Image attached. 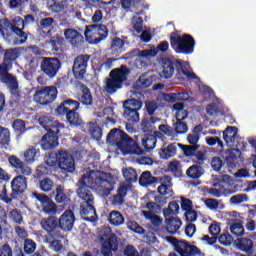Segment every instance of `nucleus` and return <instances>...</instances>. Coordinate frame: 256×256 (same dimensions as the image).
I'll list each match as a JSON object with an SVG mask.
<instances>
[{"instance_id":"obj_1","label":"nucleus","mask_w":256,"mask_h":256,"mask_svg":"<svg viewBox=\"0 0 256 256\" xmlns=\"http://www.w3.org/2000/svg\"><path fill=\"white\" fill-rule=\"evenodd\" d=\"M106 141L109 145H112V147H117L119 151L128 155H143V153L153 151L157 146V137L153 134H148L142 138L143 150L142 147L129 136V134L118 128L110 130Z\"/></svg>"},{"instance_id":"obj_2","label":"nucleus","mask_w":256,"mask_h":256,"mask_svg":"<svg viewBox=\"0 0 256 256\" xmlns=\"http://www.w3.org/2000/svg\"><path fill=\"white\" fill-rule=\"evenodd\" d=\"M102 183H107V180L97 175H83L78 181L79 188L77 189L78 197L81 199L80 215H97L95 209V197L91 189H95Z\"/></svg>"},{"instance_id":"obj_3","label":"nucleus","mask_w":256,"mask_h":256,"mask_svg":"<svg viewBox=\"0 0 256 256\" xmlns=\"http://www.w3.org/2000/svg\"><path fill=\"white\" fill-rule=\"evenodd\" d=\"M25 29V20L21 16H16L12 21L7 19L0 21V35L12 45H23L27 43V33Z\"/></svg>"},{"instance_id":"obj_4","label":"nucleus","mask_w":256,"mask_h":256,"mask_svg":"<svg viewBox=\"0 0 256 256\" xmlns=\"http://www.w3.org/2000/svg\"><path fill=\"white\" fill-rule=\"evenodd\" d=\"M21 51H23V48L15 47L4 49L3 52L4 56L2 63L0 64V81L7 85L11 91H17V89H19L17 77L13 76L9 71L13 69V63H15V60L21 57Z\"/></svg>"},{"instance_id":"obj_5","label":"nucleus","mask_w":256,"mask_h":256,"mask_svg":"<svg viewBox=\"0 0 256 256\" xmlns=\"http://www.w3.org/2000/svg\"><path fill=\"white\" fill-rule=\"evenodd\" d=\"M129 75H131V69L127 65H121L119 68L112 69L109 73V78L106 79V93L113 95L119 89H123V83L127 81Z\"/></svg>"},{"instance_id":"obj_6","label":"nucleus","mask_w":256,"mask_h":256,"mask_svg":"<svg viewBox=\"0 0 256 256\" xmlns=\"http://www.w3.org/2000/svg\"><path fill=\"white\" fill-rule=\"evenodd\" d=\"M170 45L179 55H193L195 53V38L191 34L179 35L177 32H172L170 35Z\"/></svg>"},{"instance_id":"obj_7","label":"nucleus","mask_w":256,"mask_h":256,"mask_svg":"<svg viewBox=\"0 0 256 256\" xmlns=\"http://www.w3.org/2000/svg\"><path fill=\"white\" fill-rule=\"evenodd\" d=\"M166 241L174 247V251L180 256H205L199 247L190 244L186 240H179L173 236H166Z\"/></svg>"},{"instance_id":"obj_8","label":"nucleus","mask_w":256,"mask_h":256,"mask_svg":"<svg viewBox=\"0 0 256 256\" xmlns=\"http://www.w3.org/2000/svg\"><path fill=\"white\" fill-rule=\"evenodd\" d=\"M100 243L103 256H113V251H118L119 249L117 234L112 233L111 228H105L100 232Z\"/></svg>"},{"instance_id":"obj_9","label":"nucleus","mask_w":256,"mask_h":256,"mask_svg":"<svg viewBox=\"0 0 256 256\" xmlns=\"http://www.w3.org/2000/svg\"><path fill=\"white\" fill-rule=\"evenodd\" d=\"M123 117L129 123H139L141 111L143 107V102L139 99H128L123 102Z\"/></svg>"},{"instance_id":"obj_10","label":"nucleus","mask_w":256,"mask_h":256,"mask_svg":"<svg viewBox=\"0 0 256 256\" xmlns=\"http://www.w3.org/2000/svg\"><path fill=\"white\" fill-rule=\"evenodd\" d=\"M84 35L90 43L97 45L101 41H105L109 36V29L103 24H92L86 26Z\"/></svg>"},{"instance_id":"obj_11","label":"nucleus","mask_w":256,"mask_h":256,"mask_svg":"<svg viewBox=\"0 0 256 256\" xmlns=\"http://www.w3.org/2000/svg\"><path fill=\"white\" fill-rule=\"evenodd\" d=\"M41 228L48 233L52 239H65V234L61 232L59 226V218L57 216H49L40 220Z\"/></svg>"},{"instance_id":"obj_12","label":"nucleus","mask_w":256,"mask_h":256,"mask_svg":"<svg viewBox=\"0 0 256 256\" xmlns=\"http://www.w3.org/2000/svg\"><path fill=\"white\" fill-rule=\"evenodd\" d=\"M59 91L56 86H43L34 94V101L40 105H51L57 99Z\"/></svg>"},{"instance_id":"obj_13","label":"nucleus","mask_w":256,"mask_h":256,"mask_svg":"<svg viewBox=\"0 0 256 256\" xmlns=\"http://www.w3.org/2000/svg\"><path fill=\"white\" fill-rule=\"evenodd\" d=\"M58 169H60V173L63 175H67L68 173H75V158L71 153L67 151H58L56 153Z\"/></svg>"},{"instance_id":"obj_14","label":"nucleus","mask_w":256,"mask_h":256,"mask_svg":"<svg viewBox=\"0 0 256 256\" xmlns=\"http://www.w3.org/2000/svg\"><path fill=\"white\" fill-rule=\"evenodd\" d=\"M62 67L61 59L53 57H44L40 64V69L49 79H55Z\"/></svg>"},{"instance_id":"obj_15","label":"nucleus","mask_w":256,"mask_h":256,"mask_svg":"<svg viewBox=\"0 0 256 256\" xmlns=\"http://www.w3.org/2000/svg\"><path fill=\"white\" fill-rule=\"evenodd\" d=\"M38 121L41 127L47 131L46 134L57 137V139H59V137H63L62 131L65 129V124L52 120L47 116H41Z\"/></svg>"},{"instance_id":"obj_16","label":"nucleus","mask_w":256,"mask_h":256,"mask_svg":"<svg viewBox=\"0 0 256 256\" xmlns=\"http://www.w3.org/2000/svg\"><path fill=\"white\" fill-rule=\"evenodd\" d=\"M179 67H181V60L171 57H164L161 59V71L160 77L162 79H171L177 73Z\"/></svg>"},{"instance_id":"obj_17","label":"nucleus","mask_w":256,"mask_h":256,"mask_svg":"<svg viewBox=\"0 0 256 256\" xmlns=\"http://www.w3.org/2000/svg\"><path fill=\"white\" fill-rule=\"evenodd\" d=\"M89 59H91V55L89 54H81L74 59L72 66L74 78L78 80L85 78V73H87V67L89 66Z\"/></svg>"},{"instance_id":"obj_18","label":"nucleus","mask_w":256,"mask_h":256,"mask_svg":"<svg viewBox=\"0 0 256 256\" xmlns=\"http://www.w3.org/2000/svg\"><path fill=\"white\" fill-rule=\"evenodd\" d=\"M28 180L26 176H15L11 181V197L12 199H23L25 191H27Z\"/></svg>"},{"instance_id":"obj_19","label":"nucleus","mask_w":256,"mask_h":256,"mask_svg":"<svg viewBox=\"0 0 256 256\" xmlns=\"http://www.w3.org/2000/svg\"><path fill=\"white\" fill-rule=\"evenodd\" d=\"M76 220L77 218H75V212H73V210H65L58 218V225L61 233H69V231H73Z\"/></svg>"},{"instance_id":"obj_20","label":"nucleus","mask_w":256,"mask_h":256,"mask_svg":"<svg viewBox=\"0 0 256 256\" xmlns=\"http://www.w3.org/2000/svg\"><path fill=\"white\" fill-rule=\"evenodd\" d=\"M79 107H81V103L79 101L68 98L59 104L55 109V114L57 117H65V113L78 111Z\"/></svg>"},{"instance_id":"obj_21","label":"nucleus","mask_w":256,"mask_h":256,"mask_svg":"<svg viewBox=\"0 0 256 256\" xmlns=\"http://www.w3.org/2000/svg\"><path fill=\"white\" fill-rule=\"evenodd\" d=\"M64 37L72 47H81L85 43V38L79 33V31L73 28H67L64 30Z\"/></svg>"},{"instance_id":"obj_22","label":"nucleus","mask_w":256,"mask_h":256,"mask_svg":"<svg viewBox=\"0 0 256 256\" xmlns=\"http://www.w3.org/2000/svg\"><path fill=\"white\" fill-rule=\"evenodd\" d=\"M71 195H73V191L68 190V192L65 193V187L61 185H57L55 191L51 193V197H54L56 203H64V205L71 204Z\"/></svg>"},{"instance_id":"obj_23","label":"nucleus","mask_w":256,"mask_h":256,"mask_svg":"<svg viewBox=\"0 0 256 256\" xmlns=\"http://www.w3.org/2000/svg\"><path fill=\"white\" fill-rule=\"evenodd\" d=\"M142 215L147 219V221H150L154 231H156L157 234L163 235V218L160 216L156 215L155 212L151 211H142Z\"/></svg>"},{"instance_id":"obj_24","label":"nucleus","mask_w":256,"mask_h":256,"mask_svg":"<svg viewBox=\"0 0 256 256\" xmlns=\"http://www.w3.org/2000/svg\"><path fill=\"white\" fill-rule=\"evenodd\" d=\"M234 245L238 251H242V253H246L247 255H253L255 245L253 244V240H251V238H237L234 241Z\"/></svg>"},{"instance_id":"obj_25","label":"nucleus","mask_w":256,"mask_h":256,"mask_svg":"<svg viewBox=\"0 0 256 256\" xmlns=\"http://www.w3.org/2000/svg\"><path fill=\"white\" fill-rule=\"evenodd\" d=\"M165 223L166 226L163 227L162 235H165V233L175 235V233L181 229V225H183V222L179 218L173 216L165 218Z\"/></svg>"},{"instance_id":"obj_26","label":"nucleus","mask_w":256,"mask_h":256,"mask_svg":"<svg viewBox=\"0 0 256 256\" xmlns=\"http://www.w3.org/2000/svg\"><path fill=\"white\" fill-rule=\"evenodd\" d=\"M239 139V128L237 126H228L223 131V140L227 147H235V141Z\"/></svg>"},{"instance_id":"obj_27","label":"nucleus","mask_w":256,"mask_h":256,"mask_svg":"<svg viewBox=\"0 0 256 256\" xmlns=\"http://www.w3.org/2000/svg\"><path fill=\"white\" fill-rule=\"evenodd\" d=\"M177 147H179V143L173 142L170 143L167 147L158 149V155L160 159L167 161L172 157H175V155H177Z\"/></svg>"},{"instance_id":"obj_28","label":"nucleus","mask_w":256,"mask_h":256,"mask_svg":"<svg viewBox=\"0 0 256 256\" xmlns=\"http://www.w3.org/2000/svg\"><path fill=\"white\" fill-rule=\"evenodd\" d=\"M40 145L43 151H50L59 145V138L51 134H45L40 140Z\"/></svg>"},{"instance_id":"obj_29","label":"nucleus","mask_w":256,"mask_h":256,"mask_svg":"<svg viewBox=\"0 0 256 256\" xmlns=\"http://www.w3.org/2000/svg\"><path fill=\"white\" fill-rule=\"evenodd\" d=\"M141 187H151V185H159V177L153 176L151 171H144L139 178Z\"/></svg>"},{"instance_id":"obj_30","label":"nucleus","mask_w":256,"mask_h":256,"mask_svg":"<svg viewBox=\"0 0 256 256\" xmlns=\"http://www.w3.org/2000/svg\"><path fill=\"white\" fill-rule=\"evenodd\" d=\"M173 179L171 176L164 175L162 177L158 178V184L161 183V185L158 187V193L160 195H169V189L173 187V183L171 182Z\"/></svg>"},{"instance_id":"obj_31","label":"nucleus","mask_w":256,"mask_h":256,"mask_svg":"<svg viewBox=\"0 0 256 256\" xmlns=\"http://www.w3.org/2000/svg\"><path fill=\"white\" fill-rule=\"evenodd\" d=\"M108 221L110 225H113L114 227H121L125 223V217L121 212L117 210H112L109 213Z\"/></svg>"},{"instance_id":"obj_32","label":"nucleus","mask_w":256,"mask_h":256,"mask_svg":"<svg viewBox=\"0 0 256 256\" xmlns=\"http://www.w3.org/2000/svg\"><path fill=\"white\" fill-rule=\"evenodd\" d=\"M176 78L179 79V81H185V79H199V76L193 72L185 70V68H183V60H181L180 66H178V70L176 72Z\"/></svg>"},{"instance_id":"obj_33","label":"nucleus","mask_w":256,"mask_h":256,"mask_svg":"<svg viewBox=\"0 0 256 256\" xmlns=\"http://www.w3.org/2000/svg\"><path fill=\"white\" fill-rule=\"evenodd\" d=\"M11 143V132L9 128L0 126V147L2 149H9V144Z\"/></svg>"},{"instance_id":"obj_34","label":"nucleus","mask_w":256,"mask_h":256,"mask_svg":"<svg viewBox=\"0 0 256 256\" xmlns=\"http://www.w3.org/2000/svg\"><path fill=\"white\" fill-rule=\"evenodd\" d=\"M48 9L52 13H63L67 9V0H50Z\"/></svg>"},{"instance_id":"obj_35","label":"nucleus","mask_w":256,"mask_h":256,"mask_svg":"<svg viewBox=\"0 0 256 256\" xmlns=\"http://www.w3.org/2000/svg\"><path fill=\"white\" fill-rule=\"evenodd\" d=\"M125 197H127V186L121 185L118 187L117 194L113 195V205H123L125 203Z\"/></svg>"},{"instance_id":"obj_36","label":"nucleus","mask_w":256,"mask_h":256,"mask_svg":"<svg viewBox=\"0 0 256 256\" xmlns=\"http://www.w3.org/2000/svg\"><path fill=\"white\" fill-rule=\"evenodd\" d=\"M42 212L44 215H50V217H55V215H59V210L57 209V204L53 202V200H48L42 206Z\"/></svg>"},{"instance_id":"obj_37","label":"nucleus","mask_w":256,"mask_h":256,"mask_svg":"<svg viewBox=\"0 0 256 256\" xmlns=\"http://www.w3.org/2000/svg\"><path fill=\"white\" fill-rule=\"evenodd\" d=\"M64 117H66L67 123H69V125H73L74 127H79V125H82L83 123V119H81V115H79L77 111L66 112Z\"/></svg>"},{"instance_id":"obj_38","label":"nucleus","mask_w":256,"mask_h":256,"mask_svg":"<svg viewBox=\"0 0 256 256\" xmlns=\"http://www.w3.org/2000/svg\"><path fill=\"white\" fill-rule=\"evenodd\" d=\"M86 127L92 139H95L96 141H101V137H103V130L97 124L93 122H88L86 124Z\"/></svg>"},{"instance_id":"obj_39","label":"nucleus","mask_w":256,"mask_h":256,"mask_svg":"<svg viewBox=\"0 0 256 256\" xmlns=\"http://www.w3.org/2000/svg\"><path fill=\"white\" fill-rule=\"evenodd\" d=\"M203 173H205V170L201 165L197 164L190 166L186 171V175L190 179H199L203 175Z\"/></svg>"},{"instance_id":"obj_40","label":"nucleus","mask_w":256,"mask_h":256,"mask_svg":"<svg viewBox=\"0 0 256 256\" xmlns=\"http://www.w3.org/2000/svg\"><path fill=\"white\" fill-rule=\"evenodd\" d=\"M159 121V118L150 116L149 118H144L141 122V129L143 133H153V125Z\"/></svg>"},{"instance_id":"obj_41","label":"nucleus","mask_w":256,"mask_h":256,"mask_svg":"<svg viewBox=\"0 0 256 256\" xmlns=\"http://www.w3.org/2000/svg\"><path fill=\"white\" fill-rule=\"evenodd\" d=\"M37 153H39V150L37 151V148L33 146L26 149L23 153L25 163H27V165L35 163V161L37 160Z\"/></svg>"},{"instance_id":"obj_42","label":"nucleus","mask_w":256,"mask_h":256,"mask_svg":"<svg viewBox=\"0 0 256 256\" xmlns=\"http://www.w3.org/2000/svg\"><path fill=\"white\" fill-rule=\"evenodd\" d=\"M125 41L119 37H115L112 41H111V51L113 53V55H117L119 53H123L125 51Z\"/></svg>"},{"instance_id":"obj_43","label":"nucleus","mask_w":256,"mask_h":256,"mask_svg":"<svg viewBox=\"0 0 256 256\" xmlns=\"http://www.w3.org/2000/svg\"><path fill=\"white\" fill-rule=\"evenodd\" d=\"M179 209V203H177V201L170 202L168 207L163 210L164 219L177 215L179 213Z\"/></svg>"},{"instance_id":"obj_44","label":"nucleus","mask_w":256,"mask_h":256,"mask_svg":"<svg viewBox=\"0 0 256 256\" xmlns=\"http://www.w3.org/2000/svg\"><path fill=\"white\" fill-rule=\"evenodd\" d=\"M55 188V182L51 178H44L39 181V189L43 193H51Z\"/></svg>"},{"instance_id":"obj_45","label":"nucleus","mask_w":256,"mask_h":256,"mask_svg":"<svg viewBox=\"0 0 256 256\" xmlns=\"http://www.w3.org/2000/svg\"><path fill=\"white\" fill-rule=\"evenodd\" d=\"M80 103L82 105H86V107H89V105H93V95H91V90L89 87L85 86L82 90V95L79 99Z\"/></svg>"},{"instance_id":"obj_46","label":"nucleus","mask_w":256,"mask_h":256,"mask_svg":"<svg viewBox=\"0 0 256 256\" xmlns=\"http://www.w3.org/2000/svg\"><path fill=\"white\" fill-rule=\"evenodd\" d=\"M123 177L126 179L127 183H135L139 176L137 175V170L130 168H125L123 171Z\"/></svg>"},{"instance_id":"obj_47","label":"nucleus","mask_w":256,"mask_h":256,"mask_svg":"<svg viewBox=\"0 0 256 256\" xmlns=\"http://www.w3.org/2000/svg\"><path fill=\"white\" fill-rule=\"evenodd\" d=\"M178 147L180 149H182L185 157H193V155H195V153H197V151L199 150V145H184L179 143Z\"/></svg>"},{"instance_id":"obj_48","label":"nucleus","mask_w":256,"mask_h":256,"mask_svg":"<svg viewBox=\"0 0 256 256\" xmlns=\"http://www.w3.org/2000/svg\"><path fill=\"white\" fill-rule=\"evenodd\" d=\"M185 92L164 94V101L175 103V101H185Z\"/></svg>"},{"instance_id":"obj_49","label":"nucleus","mask_w":256,"mask_h":256,"mask_svg":"<svg viewBox=\"0 0 256 256\" xmlns=\"http://www.w3.org/2000/svg\"><path fill=\"white\" fill-rule=\"evenodd\" d=\"M230 231L232 235H235V237H243L245 234V228L241 222L232 223L230 226Z\"/></svg>"},{"instance_id":"obj_50","label":"nucleus","mask_w":256,"mask_h":256,"mask_svg":"<svg viewBox=\"0 0 256 256\" xmlns=\"http://www.w3.org/2000/svg\"><path fill=\"white\" fill-rule=\"evenodd\" d=\"M127 228L130 231H133L134 233H137L138 235H145V228H143L139 223L129 220L127 222Z\"/></svg>"},{"instance_id":"obj_51","label":"nucleus","mask_w":256,"mask_h":256,"mask_svg":"<svg viewBox=\"0 0 256 256\" xmlns=\"http://www.w3.org/2000/svg\"><path fill=\"white\" fill-rule=\"evenodd\" d=\"M206 113L209 117H218L219 113H221V109L219 108V104L212 102L206 106Z\"/></svg>"},{"instance_id":"obj_52","label":"nucleus","mask_w":256,"mask_h":256,"mask_svg":"<svg viewBox=\"0 0 256 256\" xmlns=\"http://www.w3.org/2000/svg\"><path fill=\"white\" fill-rule=\"evenodd\" d=\"M35 249H37V243L32 239L24 240V253L26 255H33L35 253Z\"/></svg>"},{"instance_id":"obj_53","label":"nucleus","mask_w":256,"mask_h":256,"mask_svg":"<svg viewBox=\"0 0 256 256\" xmlns=\"http://www.w3.org/2000/svg\"><path fill=\"white\" fill-rule=\"evenodd\" d=\"M51 168L45 163L40 164L36 169V177L37 179H41V177H45V175H50Z\"/></svg>"},{"instance_id":"obj_54","label":"nucleus","mask_w":256,"mask_h":256,"mask_svg":"<svg viewBox=\"0 0 256 256\" xmlns=\"http://www.w3.org/2000/svg\"><path fill=\"white\" fill-rule=\"evenodd\" d=\"M174 130L178 135H185V133L189 131V126H187L186 122L176 121V123H174Z\"/></svg>"},{"instance_id":"obj_55","label":"nucleus","mask_w":256,"mask_h":256,"mask_svg":"<svg viewBox=\"0 0 256 256\" xmlns=\"http://www.w3.org/2000/svg\"><path fill=\"white\" fill-rule=\"evenodd\" d=\"M12 127L16 133H25L27 131L25 121L21 119L14 120Z\"/></svg>"},{"instance_id":"obj_56","label":"nucleus","mask_w":256,"mask_h":256,"mask_svg":"<svg viewBox=\"0 0 256 256\" xmlns=\"http://www.w3.org/2000/svg\"><path fill=\"white\" fill-rule=\"evenodd\" d=\"M59 239L65 238H53V240L50 242V249L56 253H61V251H63V242Z\"/></svg>"},{"instance_id":"obj_57","label":"nucleus","mask_w":256,"mask_h":256,"mask_svg":"<svg viewBox=\"0 0 256 256\" xmlns=\"http://www.w3.org/2000/svg\"><path fill=\"white\" fill-rule=\"evenodd\" d=\"M218 241L220 245H224V247H229L233 243V236L229 233H223L219 236Z\"/></svg>"},{"instance_id":"obj_58","label":"nucleus","mask_w":256,"mask_h":256,"mask_svg":"<svg viewBox=\"0 0 256 256\" xmlns=\"http://www.w3.org/2000/svg\"><path fill=\"white\" fill-rule=\"evenodd\" d=\"M121 7L125 9V11H129V9H133V7H137L141 3V0H121Z\"/></svg>"},{"instance_id":"obj_59","label":"nucleus","mask_w":256,"mask_h":256,"mask_svg":"<svg viewBox=\"0 0 256 256\" xmlns=\"http://www.w3.org/2000/svg\"><path fill=\"white\" fill-rule=\"evenodd\" d=\"M132 25L134 31L136 33H141L143 32V18L141 16H136L132 19Z\"/></svg>"},{"instance_id":"obj_60","label":"nucleus","mask_w":256,"mask_h":256,"mask_svg":"<svg viewBox=\"0 0 256 256\" xmlns=\"http://www.w3.org/2000/svg\"><path fill=\"white\" fill-rule=\"evenodd\" d=\"M10 219L18 225H21L23 223V215H21V211H19L18 209H13L10 212Z\"/></svg>"},{"instance_id":"obj_61","label":"nucleus","mask_w":256,"mask_h":256,"mask_svg":"<svg viewBox=\"0 0 256 256\" xmlns=\"http://www.w3.org/2000/svg\"><path fill=\"white\" fill-rule=\"evenodd\" d=\"M16 171L17 173H21L22 176L24 177H29V175L33 173V170L31 169V167L27 165L26 162H22V164H20V166L18 167V169H16Z\"/></svg>"},{"instance_id":"obj_62","label":"nucleus","mask_w":256,"mask_h":256,"mask_svg":"<svg viewBox=\"0 0 256 256\" xmlns=\"http://www.w3.org/2000/svg\"><path fill=\"white\" fill-rule=\"evenodd\" d=\"M145 107H146V111H147L148 115H150V117H153V115H155V111H157V109H159V106L157 105V102H155V101H146Z\"/></svg>"},{"instance_id":"obj_63","label":"nucleus","mask_w":256,"mask_h":256,"mask_svg":"<svg viewBox=\"0 0 256 256\" xmlns=\"http://www.w3.org/2000/svg\"><path fill=\"white\" fill-rule=\"evenodd\" d=\"M124 256H139V251L133 245H126L123 251Z\"/></svg>"},{"instance_id":"obj_64","label":"nucleus","mask_w":256,"mask_h":256,"mask_svg":"<svg viewBox=\"0 0 256 256\" xmlns=\"http://www.w3.org/2000/svg\"><path fill=\"white\" fill-rule=\"evenodd\" d=\"M0 256H13V248L9 244H3L0 247Z\"/></svg>"}]
</instances>
